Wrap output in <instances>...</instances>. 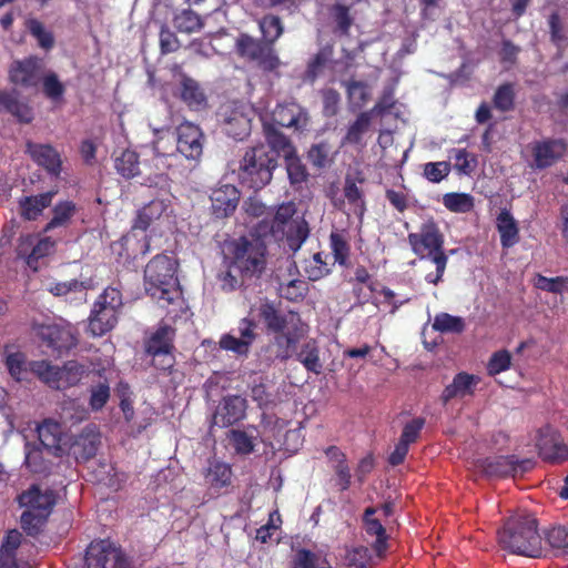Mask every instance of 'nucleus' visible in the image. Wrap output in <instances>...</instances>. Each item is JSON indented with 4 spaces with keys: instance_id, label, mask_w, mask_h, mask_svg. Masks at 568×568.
Masks as SVG:
<instances>
[{
    "instance_id": "nucleus-60",
    "label": "nucleus",
    "mask_w": 568,
    "mask_h": 568,
    "mask_svg": "<svg viewBox=\"0 0 568 568\" xmlns=\"http://www.w3.org/2000/svg\"><path fill=\"white\" fill-rule=\"evenodd\" d=\"M494 104L501 111L511 109L514 104V90L510 84H505L498 88L494 97Z\"/></svg>"
},
{
    "instance_id": "nucleus-63",
    "label": "nucleus",
    "mask_w": 568,
    "mask_h": 568,
    "mask_svg": "<svg viewBox=\"0 0 568 568\" xmlns=\"http://www.w3.org/2000/svg\"><path fill=\"white\" fill-rule=\"evenodd\" d=\"M43 91L51 100H58L64 92V87L58 79L57 74L48 73L43 78Z\"/></svg>"
},
{
    "instance_id": "nucleus-55",
    "label": "nucleus",
    "mask_w": 568,
    "mask_h": 568,
    "mask_svg": "<svg viewBox=\"0 0 568 568\" xmlns=\"http://www.w3.org/2000/svg\"><path fill=\"white\" fill-rule=\"evenodd\" d=\"M450 168L449 162H429L424 166V175L428 181L438 183L449 174Z\"/></svg>"
},
{
    "instance_id": "nucleus-58",
    "label": "nucleus",
    "mask_w": 568,
    "mask_h": 568,
    "mask_svg": "<svg viewBox=\"0 0 568 568\" xmlns=\"http://www.w3.org/2000/svg\"><path fill=\"white\" fill-rule=\"evenodd\" d=\"M349 102L354 108H362L368 97V88L362 82H352L347 85Z\"/></svg>"
},
{
    "instance_id": "nucleus-30",
    "label": "nucleus",
    "mask_w": 568,
    "mask_h": 568,
    "mask_svg": "<svg viewBox=\"0 0 568 568\" xmlns=\"http://www.w3.org/2000/svg\"><path fill=\"white\" fill-rule=\"evenodd\" d=\"M565 149L561 141H547L536 144L534 148L536 166L547 168L551 165L565 152Z\"/></svg>"
},
{
    "instance_id": "nucleus-61",
    "label": "nucleus",
    "mask_w": 568,
    "mask_h": 568,
    "mask_svg": "<svg viewBox=\"0 0 568 568\" xmlns=\"http://www.w3.org/2000/svg\"><path fill=\"white\" fill-rule=\"evenodd\" d=\"M49 291L55 295L61 296L65 295L70 292H75L81 295V298L85 295V286L82 282L77 280H72L69 282L55 283L49 287Z\"/></svg>"
},
{
    "instance_id": "nucleus-9",
    "label": "nucleus",
    "mask_w": 568,
    "mask_h": 568,
    "mask_svg": "<svg viewBox=\"0 0 568 568\" xmlns=\"http://www.w3.org/2000/svg\"><path fill=\"white\" fill-rule=\"evenodd\" d=\"M265 145L255 146L244 154L241 162V178L252 189H262L272 180L276 166L275 152Z\"/></svg>"
},
{
    "instance_id": "nucleus-12",
    "label": "nucleus",
    "mask_w": 568,
    "mask_h": 568,
    "mask_svg": "<svg viewBox=\"0 0 568 568\" xmlns=\"http://www.w3.org/2000/svg\"><path fill=\"white\" fill-rule=\"evenodd\" d=\"M233 254V266L241 272L255 274L264 268L265 243L263 237L253 241L240 239L230 244Z\"/></svg>"
},
{
    "instance_id": "nucleus-25",
    "label": "nucleus",
    "mask_w": 568,
    "mask_h": 568,
    "mask_svg": "<svg viewBox=\"0 0 568 568\" xmlns=\"http://www.w3.org/2000/svg\"><path fill=\"white\" fill-rule=\"evenodd\" d=\"M538 448L540 456L545 460L558 463L568 459V447L550 430L540 435Z\"/></svg>"
},
{
    "instance_id": "nucleus-47",
    "label": "nucleus",
    "mask_w": 568,
    "mask_h": 568,
    "mask_svg": "<svg viewBox=\"0 0 568 568\" xmlns=\"http://www.w3.org/2000/svg\"><path fill=\"white\" fill-rule=\"evenodd\" d=\"M293 568H332L327 560L321 555L308 550H298L294 558Z\"/></svg>"
},
{
    "instance_id": "nucleus-17",
    "label": "nucleus",
    "mask_w": 568,
    "mask_h": 568,
    "mask_svg": "<svg viewBox=\"0 0 568 568\" xmlns=\"http://www.w3.org/2000/svg\"><path fill=\"white\" fill-rule=\"evenodd\" d=\"M32 235H26L20 239L18 255L26 258V262L33 271L38 270V261L50 255L54 251L55 243L50 237L40 239L34 243Z\"/></svg>"
},
{
    "instance_id": "nucleus-35",
    "label": "nucleus",
    "mask_w": 568,
    "mask_h": 568,
    "mask_svg": "<svg viewBox=\"0 0 568 568\" xmlns=\"http://www.w3.org/2000/svg\"><path fill=\"white\" fill-rule=\"evenodd\" d=\"M28 152L40 165L50 172H57L60 166L59 155L50 145L28 144Z\"/></svg>"
},
{
    "instance_id": "nucleus-11",
    "label": "nucleus",
    "mask_w": 568,
    "mask_h": 568,
    "mask_svg": "<svg viewBox=\"0 0 568 568\" xmlns=\"http://www.w3.org/2000/svg\"><path fill=\"white\" fill-rule=\"evenodd\" d=\"M32 371L50 387L62 389L75 385L82 378L85 368L75 361H70L62 367L52 366L45 361H38L32 364Z\"/></svg>"
},
{
    "instance_id": "nucleus-52",
    "label": "nucleus",
    "mask_w": 568,
    "mask_h": 568,
    "mask_svg": "<svg viewBox=\"0 0 568 568\" xmlns=\"http://www.w3.org/2000/svg\"><path fill=\"white\" fill-rule=\"evenodd\" d=\"M535 286L539 290L551 293H562L568 290V277H546L537 275L535 278Z\"/></svg>"
},
{
    "instance_id": "nucleus-15",
    "label": "nucleus",
    "mask_w": 568,
    "mask_h": 568,
    "mask_svg": "<svg viewBox=\"0 0 568 568\" xmlns=\"http://www.w3.org/2000/svg\"><path fill=\"white\" fill-rule=\"evenodd\" d=\"M154 133L159 134L162 133L155 142L153 146V159L152 163L156 170V173L154 175H146L145 183L150 186H156V187H166L169 185L168 178L164 173V171L171 165L169 163V158L173 155V149L168 148L165 145V138H168V141L172 140V136L170 133L164 132V129H154Z\"/></svg>"
},
{
    "instance_id": "nucleus-51",
    "label": "nucleus",
    "mask_w": 568,
    "mask_h": 568,
    "mask_svg": "<svg viewBox=\"0 0 568 568\" xmlns=\"http://www.w3.org/2000/svg\"><path fill=\"white\" fill-rule=\"evenodd\" d=\"M349 7L344 0H337L331 8V17L343 32H347L353 21L349 16Z\"/></svg>"
},
{
    "instance_id": "nucleus-43",
    "label": "nucleus",
    "mask_w": 568,
    "mask_h": 568,
    "mask_svg": "<svg viewBox=\"0 0 568 568\" xmlns=\"http://www.w3.org/2000/svg\"><path fill=\"white\" fill-rule=\"evenodd\" d=\"M443 204L455 213H467L474 207V197L467 193H447L443 196Z\"/></svg>"
},
{
    "instance_id": "nucleus-41",
    "label": "nucleus",
    "mask_w": 568,
    "mask_h": 568,
    "mask_svg": "<svg viewBox=\"0 0 568 568\" xmlns=\"http://www.w3.org/2000/svg\"><path fill=\"white\" fill-rule=\"evenodd\" d=\"M174 27L180 32L194 33L203 28V20L196 12L185 9L175 14Z\"/></svg>"
},
{
    "instance_id": "nucleus-48",
    "label": "nucleus",
    "mask_w": 568,
    "mask_h": 568,
    "mask_svg": "<svg viewBox=\"0 0 568 568\" xmlns=\"http://www.w3.org/2000/svg\"><path fill=\"white\" fill-rule=\"evenodd\" d=\"M283 151L285 152L286 170L291 183L297 184L305 181L306 170L305 166L300 161V159L292 153L290 145L285 148V150Z\"/></svg>"
},
{
    "instance_id": "nucleus-56",
    "label": "nucleus",
    "mask_w": 568,
    "mask_h": 568,
    "mask_svg": "<svg viewBox=\"0 0 568 568\" xmlns=\"http://www.w3.org/2000/svg\"><path fill=\"white\" fill-rule=\"evenodd\" d=\"M511 364V355L508 351L501 349L494 353L488 362L487 371L489 375H497L507 371Z\"/></svg>"
},
{
    "instance_id": "nucleus-1",
    "label": "nucleus",
    "mask_w": 568,
    "mask_h": 568,
    "mask_svg": "<svg viewBox=\"0 0 568 568\" xmlns=\"http://www.w3.org/2000/svg\"><path fill=\"white\" fill-rule=\"evenodd\" d=\"M178 262L168 254L154 256L144 268L145 293L171 318L180 317L187 311L176 277Z\"/></svg>"
},
{
    "instance_id": "nucleus-6",
    "label": "nucleus",
    "mask_w": 568,
    "mask_h": 568,
    "mask_svg": "<svg viewBox=\"0 0 568 568\" xmlns=\"http://www.w3.org/2000/svg\"><path fill=\"white\" fill-rule=\"evenodd\" d=\"M260 119L263 123L265 138L272 149L285 150L288 146L286 138L276 130V125L304 130L308 124V116L305 110L290 102L278 104L274 110H260Z\"/></svg>"
},
{
    "instance_id": "nucleus-20",
    "label": "nucleus",
    "mask_w": 568,
    "mask_h": 568,
    "mask_svg": "<svg viewBox=\"0 0 568 568\" xmlns=\"http://www.w3.org/2000/svg\"><path fill=\"white\" fill-rule=\"evenodd\" d=\"M42 67V61L32 57L23 61H14L10 68V79L16 84L34 87L39 82Z\"/></svg>"
},
{
    "instance_id": "nucleus-23",
    "label": "nucleus",
    "mask_w": 568,
    "mask_h": 568,
    "mask_svg": "<svg viewBox=\"0 0 568 568\" xmlns=\"http://www.w3.org/2000/svg\"><path fill=\"white\" fill-rule=\"evenodd\" d=\"M480 378L476 375L465 372L458 373L442 393L443 403H448L454 398H464L474 394L475 387Z\"/></svg>"
},
{
    "instance_id": "nucleus-27",
    "label": "nucleus",
    "mask_w": 568,
    "mask_h": 568,
    "mask_svg": "<svg viewBox=\"0 0 568 568\" xmlns=\"http://www.w3.org/2000/svg\"><path fill=\"white\" fill-rule=\"evenodd\" d=\"M205 484L217 491L232 483V470L229 464L220 460H211L204 473Z\"/></svg>"
},
{
    "instance_id": "nucleus-49",
    "label": "nucleus",
    "mask_w": 568,
    "mask_h": 568,
    "mask_svg": "<svg viewBox=\"0 0 568 568\" xmlns=\"http://www.w3.org/2000/svg\"><path fill=\"white\" fill-rule=\"evenodd\" d=\"M74 213V205L71 202H63L58 204L53 210V217L47 224L44 231L48 232L55 227L64 226L68 224Z\"/></svg>"
},
{
    "instance_id": "nucleus-38",
    "label": "nucleus",
    "mask_w": 568,
    "mask_h": 568,
    "mask_svg": "<svg viewBox=\"0 0 568 568\" xmlns=\"http://www.w3.org/2000/svg\"><path fill=\"white\" fill-rule=\"evenodd\" d=\"M297 359L308 372L318 375L323 371L320 349L314 341H308L302 346Z\"/></svg>"
},
{
    "instance_id": "nucleus-19",
    "label": "nucleus",
    "mask_w": 568,
    "mask_h": 568,
    "mask_svg": "<svg viewBox=\"0 0 568 568\" xmlns=\"http://www.w3.org/2000/svg\"><path fill=\"white\" fill-rule=\"evenodd\" d=\"M240 200L237 189L232 184H223L211 193V207L213 214L219 217H226L232 214Z\"/></svg>"
},
{
    "instance_id": "nucleus-46",
    "label": "nucleus",
    "mask_w": 568,
    "mask_h": 568,
    "mask_svg": "<svg viewBox=\"0 0 568 568\" xmlns=\"http://www.w3.org/2000/svg\"><path fill=\"white\" fill-rule=\"evenodd\" d=\"M450 159L455 161L454 169L458 172V174L470 175L477 165L475 155L463 149L453 150Z\"/></svg>"
},
{
    "instance_id": "nucleus-53",
    "label": "nucleus",
    "mask_w": 568,
    "mask_h": 568,
    "mask_svg": "<svg viewBox=\"0 0 568 568\" xmlns=\"http://www.w3.org/2000/svg\"><path fill=\"white\" fill-rule=\"evenodd\" d=\"M219 345L222 349L233 352L236 355L245 356L250 351L247 342L242 338L234 336L233 334H224L219 341Z\"/></svg>"
},
{
    "instance_id": "nucleus-39",
    "label": "nucleus",
    "mask_w": 568,
    "mask_h": 568,
    "mask_svg": "<svg viewBox=\"0 0 568 568\" xmlns=\"http://www.w3.org/2000/svg\"><path fill=\"white\" fill-rule=\"evenodd\" d=\"M50 457L52 455H48L45 449L41 446L36 447L31 446L29 443L26 444V465L33 473H44L49 468V464L51 463Z\"/></svg>"
},
{
    "instance_id": "nucleus-24",
    "label": "nucleus",
    "mask_w": 568,
    "mask_h": 568,
    "mask_svg": "<svg viewBox=\"0 0 568 568\" xmlns=\"http://www.w3.org/2000/svg\"><path fill=\"white\" fill-rule=\"evenodd\" d=\"M173 335L174 332L170 326H161L151 335L146 344V352L150 355L154 357L164 356L163 367H170L172 365L170 351Z\"/></svg>"
},
{
    "instance_id": "nucleus-8",
    "label": "nucleus",
    "mask_w": 568,
    "mask_h": 568,
    "mask_svg": "<svg viewBox=\"0 0 568 568\" xmlns=\"http://www.w3.org/2000/svg\"><path fill=\"white\" fill-rule=\"evenodd\" d=\"M18 500L20 506L26 508L21 515L22 528L29 535H37L55 505V495L48 488L31 486Z\"/></svg>"
},
{
    "instance_id": "nucleus-21",
    "label": "nucleus",
    "mask_w": 568,
    "mask_h": 568,
    "mask_svg": "<svg viewBox=\"0 0 568 568\" xmlns=\"http://www.w3.org/2000/svg\"><path fill=\"white\" fill-rule=\"evenodd\" d=\"M246 400L237 395L227 396L223 399L214 415V424L217 426L232 425L245 416Z\"/></svg>"
},
{
    "instance_id": "nucleus-33",
    "label": "nucleus",
    "mask_w": 568,
    "mask_h": 568,
    "mask_svg": "<svg viewBox=\"0 0 568 568\" xmlns=\"http://www.w3.org/2000/svg\"><path fill=\"white\" fill-rule=\"evenodd\" d=\"M98 442L99 437L94 429H87L85 434H82L72 445H69V452L77 459H88L95 454Z\"/></svg>"
},
{
    "instance_id": "nucleus-64",
    "label": "nucleus",
    "mask_w": 568,
    "mask_h": 568,
    "mask_svg": "<svg viewBox=\"0 0 568 568\" xmlns=\"http://www.w3.org/2000/svg\"><path fill=\"white\" fill-rule=\"evenodd\" d=\"M110 397V387L106 384H99L91 389L90 406L93 410L101 409Z\"/></svg>"
},
{
    "instance_id": "nucleus-10",
    "label": "nucleus",
    "mask_w": 568,
    "mask_h": 568,
    "mask_svg": "<svg viewBox=\"0 0 568 568\" xmlns=\"http://www.w3.org/2000/svg\"><path fill=\"white\" fill-rule=\"evenodd\" d=\"M122 295L115 287H108L95 301L89 317L88 329L92 336H102L118 323Z\"/></svg>"
},
{
    "instance_id": "nucleus-7",
    "label": "nucleus",
    "mask_w": 568,
    "mask_h": 568,
    "mask_svg": "<svg viewBox=\"0 0 568 568\" xmlns=\"http://www.w3.org/2000/svg\"><path fill=\"white\" fill-rule=\"evenodd\" d=\"M499 544L513 554L538 557L541 539L536 519L529 515L511 517L498 535Z\"/></svg>"
},
{
    "instance_id": "nucleus-57",
    "label": "nucleus",
    "mask_w": 568,
    "mask_h": 568,
    "mask_svg": "<svg viewBox=\"0 0 568 568\" xmlns=\"http://www.w3.org/2000/svg\"><path fill=\"white\" fill-rule=\"evenodd\" d=\"M329 154V145L327 143H318L310 149L308 160L313 165L317 168H324L327 163L331 162Z\"/></svg>"
},
{
    "instance_id": "nucleus-4",
    "label": "nucleus",
    "mask_w": 568,
    "mask_h": 568,
    "mask_svg": "<svg viewBox=\"0 0 568 568\" xmlns=\"http://www.w3.org/2000/svg\"><path fill=\"white\" fill-rule=\"evenodd\" d=\"M173 212L174 210L171 196L151 201L138 211L136 219L132 226V232L124 235L120 242L114 243L112 246L113 251H116L118 247H120L121 250H125L128 255L134 253L136 251L133 247L135 230L146 231L152 226L155 232L162 233L172 231L175 225Z\"/></svg>"
},
{
    "instance_id": "nucleus-16",
    "label": "nucleus",
    "mask_w": 568,
    "mask_h": 568,
    "mask_svg": "<svg viewBox=\"0 0 568 568\" xmlns=\"http://www.w3.org/2000/svg\"><path fill=\"white\" fill-rule=\"evenodd\" d=\"M41 446L48 455L59 457L69 452V438L59 423L45 420L37 427Z\"/></svg>"
},
{
    "instance_id": "nucleus-34",
    "label": "nucleus",
    "mask_w": 568,
    "mask_h": 568,
    "mask_svg": "<svg viewBox=\"0 0 568 568\" xmlns=\"http://www.w3.org/2000/svg\"><path fill=\"white\" fill-rule=\"evenodd\" d=\"M0 111H7L21 122H30L33 118L31 108L20 102L12 93H0Z\"/></svg>"
},
{
    "instance_id": "nucleus-36",
    "label": "nucleus",
    "mask_w": 568,
    "mask_h": 568,
    "mask_svg": "<svg viewBox=\"0 0 568 568\" xmlns=\"http://www.w3.org/2000/svg\"><path fill=\"white\" fill-rule=\"evenodd\" d=\"M497 229L504 247H511L518 242V227L515 219L507 211H501L497 217Z\"/></svg>"
},
{
    "instance_id": "nucleus-50",
    "label": "nucleus",
    "mask_w": 568,
    "mask_h": 568,
    "mask_svg": "<svg viewBox=\"0 0 568 568\" xmlns=\"http://www.w3.org/2000/svg\"><path fill=\"white\" fill-rule=\"evenodd\" d=\"M253 435L243 430H231L230 442L236 453L247 455L253 452L255 443Z\"/></svg>"
},
{
    "instance_id": "nucleus-32",
    "label": "nucleus",
    "mask_w": 568,
    "mask_h": 568,
    "mask_svg": "<svg viewBox=\"0 0 568 568\" xmlns=\"http://www.w3.org/2000/svg\"><path fill=\"white\" fill-rule=\"evenodd\" d=\"M21 534L16 529L10 530L4 537L0 547L1 568H18L16 554L21 544Z\"/></svg>"
},
{
    "instance_id": "nucleus-22",
    "label": "nucleus",
    "mask_w": 568,
    "mask_h": 568,
    "mask_svg": "<svg viewBox=\"0 0 568 568\" xmlns=\"http://www.w3.org/2000/svg\"><path fill=\"white\" fill-rule=\"evenodd\" d=\"M6 367L10 376L17 382L28 381L32 371V364L28 363L26 355L14 346L7 345L3 349Z\"/></svg>"
},
{
    "instance_id": "nucleus-13",
    "label": "nucleus",
    "mask_w": 568,
    "mask_h": 568,
    "mask_svg": "<svg viewBox=\"0 0 568 568\" xmlns=\"http://www.w3.org/2000/svg\"><path fill=\"white\" fill-rule=\"evenodd\" d=\"M253 108L245 103L229 102L222 105L219 116L224 132L236 140L245 139L251 131Z\"/></svg>"
},
{
    "instance_id": "nucleus-29",
    "label": "nucleus",
    "mask_w": 568,
    "mask_h": 568,
    "mask_svg": "<svg viewBox=\"0 0 568 568\" xmlns=\"http://www.w3.org/2000/svg\"><path fill=\"white\" fill-rule=\"evenodd\" d=\"M377 510L374 508H367L364 514V529L367 535L376 536V541L374 544V549L378 556L386 549V535L385 528L381 524V518L375 517Z\"/></svg>"
},
{
    "instance_id": "nucleus-40",
    "label": "nucleus",
    "mask_w": 568,
    "mask_h": 568,
    "mask_svg": "<svg viewBox=\"0 0 568 568\" xmlns=\"http://www.w3.org/2000/svg\"><path fill=\"white\" fill-rule=\"evenodd\" d=\"M433 328L443 334H459L465 328V322L459 316L439 313L434 317Z\"/></svg>"
},
{
    "instance_id": "nucleus-18",
    "label": "nucleus",
    "mask_w": 568,
    "mask_h": 568,
    "mask_svg": "<svg viewBox=\"0 0 568 568\" xmlns=\"http://www.w3.org/2000/svg\"><path fill=\"white\" fill-rule=\"evenodd\" d=\"M202 133L199 126L184 122L176 130V151L186 159H199L202 154Z\"/></svg>"
},
{
    "instance_id": "nucleus-3",
    "label": "nucleus",
    "mask_w": 568,
    "mask_h": 568,
    "mask_svg": "<svg viewBox=\"0 0 568 568\" xmlns=\"http://www.w3.org/2000/svg\"><path fill=\"white\" fill-rule=\"evenodd\" d=\"M413 252L424 263L425 281L438 284L445 273L448 257L444 252V237L433 221H426L416 233L408 235Z\"/></svg>"
},
{
    "instance_id": "nucleus-2",
    "label": "nucleus",
    "mask_w": 568,
    "mask_h": 568,
    "mask_svg": "<svg viewBox=\"0 0 568 568\" xmlns=\"http://www.w3.org/2000/svg\"><path fill=\"white\" fill-rule=\"evenodd\" d=\"M254 227L257 237H272L275 241H286L290 248L297 251L308 236V225L303 216L297 214L294 202L282 203L267 213Z\"/></svg>"
},
{
    "instance_id": "nucleus-59",
    "label": "nucleus",
    "mask_w": 568,
    "mask_h": 568,
    "mask_svg": "<svg viewBox=\"0 0 568 568\" xmlns=\"http://www.w3.org/2000/svg\"><path fill=\"white\" fill-rule=\"evenodd\" d=\"M345 560L348 566L354 568H365L369 560V551L365 547H356L347 551Z\"/></svg>"
},
{
    "instance_id": "nucleus-45",
    "label": "nucleus",
    "mask_w": 568,
    "mask_h": 568,
    "mask_svg": "<svg viewBox=\"0 0 568 568\" xmlns=\"http://www.w3.org/2000/svg\"><path fill=\"white\" fill-rule=\"evenodd\" d=\"M115 169L124 178L131 179L140 173L138 155L134 151L126 150L115 159Z\"/></svg>"
},
{
    "instance_id": "nucleus-42",
    "label": "nucleus",
    "mask_w": 568,
    "mask_h": 568,
    "mask_svg": "<svg viewBox=\"0 0 568 568\" xmlns=\"http://www.w3.org/2000/svg\"><path fill=\"white\" fill-rule=\"evenodd\" d=\"M267 45L260 43L253 38L242 34L236 40V50L243 58L250 60H257L260 55H263Z\"/></svg>"
},
{
    "instance_id": "nucleus-14",
    "label": "nucleus",
    "mask_w": 568,
    "mask_h": 568,
    "mask_svg": "<svg viewBox=\"0 0 568 568\" xmlns=\"http://www.w3.org/2000/svg\"><path fill=\"white\" fill-rule=\"evenodd\" d=\"M84 568H135L124 558L120 549L109 541L99 540L90 544L85 555Z\"/></svg>"
},
{
    "instance_id": "nucleus-5",
    "label": "nucleus",
    "mask_w": 568,
    "mask_h": 568,
    "mask_svg": "<svg viewBox=\"0 0 568 568\" xmlns=\"http://www.w3.org/2000/svg\"><path fill=\"white\" fill-rule=\"evenodd\" d=\"M260 315L268 329L275 333L276 356L287 358L296 343L306 334V324L296 313L290 312L284 316L280 315L275 307L267 302L261 304Z\"/></svg>"
},
{
    "instance_id": "nucleus-26",
    "label": "nucleus",
    "mask_w": 568,
    "mask_h": 568,
    "mask_svg": "<svg viewBox=\"0 0 568 568\" xmlns=\"http://www.w3.org/2000/svg\"><path fill=\"white\" fill-rule=\"evenodd\" d=\"M384 109L385 108L378 103L372 111L361 113L357 119L348 126L342 143L363 146V136L371 126L373 112H382Z\"/></svg>"
},
{
    "instance_id": "nucleus-37",
    "label": "nucleus",
    "mask_w": 568,
    "mask_h": 568,
    "mask_svg": "<svg viewBox=\"0 0 568 568\" xmlns=\"http://www.w3.org/2000/svg\"><path fill=\"white\" fill-rule=\"evenodd\" d=\"M53 193L48 192L37 196H26L20 201L21 214L27 220L37 219L52 201Z\"/></svg>"
},
{
    "instance_id": "nucleus-54",
    "label": "nucleus",
    "mask_w": 568,
    "mask_h": 568,
    "mask_svg": "<svg viewBox=\"0 0 568 568\" xmlns=\"http://www.w3.org/2000/svg\"><path fill=\"white\" fill-rule=\"evenodd\" d=\"M260 29L263 37L268 42H274L283 32V27L278 18L274 16L264 17L260 21Z\"/></svg>"
},
{
    "instance_id": "nucleus-28",
    "label": "nucleus",
    "mask_w": 568,
    "mask_h": 568,
    "mask_svg": "<svg viewBox=\"0 0 568 568\" xmlns=\"http://www.w3.org/2000/svg\"><path fill=\"white\" fill-rule=\"evenodd\" d=\"M181 99L194 110H201L206 105V95L200 84L186 77H181Z\"/></svg>"
},
{
    "instance_id": "nucleus-44",
    "label": "nucleus",
    "mask_w": 568,
    "mask_h": 568,
    "mask_svg": "<svg viewBox=\"0 0 568 568\" xmlns=\"http://www.w3.org/2000/svg\"><path fill=\"white\" fill-rule=\"evenodd\" d=\"M262 425L264 432L263 440H275L278 444L282 443L283 432L287 425L284 419L264 414Z\"/></svg>"
},
{
    "instance_id": "nucleus-62",
    "label": "nucleus",
    "mask_w": 568,
    "mask_h": 568,
    "mask_svg": "<svg viewBox=\"0 0 568 568\" xmlns=\"http://www.w3.org/2000/svg\"><path fill=\"white\" fill-rule=\"evenodd\" d=\"M547 540L552 548L561 549L568 554V528L555 527L547 534Z\"/></svg>"
},
{
    "instance_id": "nucleus-31",
    "label": "nucleus",
    "mask_w": 568,
    "mask_h": 568,
    "mask_svg": "<svg viewBox=\"0 0 568 568\" xmlns=\"http://www.w3.org/2000/svg\"><path fill=\"white\" fill-rule=\"evenodd\" d=\"M474 466L486 475L504 476L515 471V462L510 457L498 456L486 459H477Z\"/></svg>"
}]
</instances>
